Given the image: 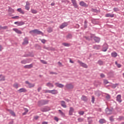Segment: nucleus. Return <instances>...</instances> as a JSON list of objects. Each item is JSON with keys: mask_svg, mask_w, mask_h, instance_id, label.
<instances>
[{"mask_svg": "<svg viewBox=\"0 0 124 124\" xmlns=\"http://www.w3.org/2000/svg\"><path fill=\"white\" fill-rule=\"evenodd\" d=\"M49 100L43 99L38 101V106L39 107H41V106H44V105H47L49 104Z\"/></svg>", "mask_w": 124, "mask_h": 124, "instance_id": "f257e3e1", "label": "nucleus"}, {"mask_svg": "<svg viewBox=\"0 0 124 124\" xmlns=\"http://www.w3.org/2000/svg\"><path fill=\"white\" fill-rule=\"evenodd\" d=\"M29 33H30V34H32V35L33 33H34L35 34H41V35H42L43 36V35H44V33H43L42 31L37 29H34L33 30L30 31H29Z\"/></svg>", "mask_w": 124, "mask_h": 124, "instance_id": "f03ea898", "label": "nucleus"}, {"mask_svg": "<svg viewBox=\"0 0 124 124\" xmlns=\"http://www.w3.org/2000/svg\"><path fill=\"white\" fill-rule=\"evenodd\" d=\"M40 111H41V112H48V111H50V110H51V108H50L49 107H48L47 106H45L43 108H41L40 109Z\"/></svg>", "mask_w": 124, "mask_h": 124, "instance_id": "7ed1b4c3", "label": "nucleus"}, {"mask_svg": "<svg viewBox=\"0 0 124 124\" xmlns=\"http://www.w3.org/2000/svg\"><path fill=\"white\" fill-rule=\"evenodd\" d=\"M113 110L114 108H107L105 109L106 113L107 115H112V113H113Z\"/></svg>", "mask_w": 124, "mask_h": 124, "instance_id": "20e7f679", "label": "nucleus"}, {"mask_svg": "<svg viewBox=\"0 0 124 124\" xmlns=\"http://www.w3.org/2000/svg\"><path fill=\"white\" fill-rule=\"evenodd\" d=\"M65 88L67 90H73L74 89V85L72 83H68L65 85Z\"/></svg>", "mask_w": 124, "mask_h": 124, "instance_id": "39448f33", "label": "nucleus"}, {"mask_svg": "<svg viewBox=\"0 0 124 124\" xmlns=\"http://www.w3.org/2000/svg\"><path fill=\"white\" fill-rule=\"evenodd\" d=\"M78 62L79 63L80 66H82V67H84V68H88V65L87 64L83 62L82 61H80V60L78 61Z\"/></svg>", "mask_w": 124, "mask_h": 124, "instance_id": "423d86ee", "label": "nucleus"}, {"mask_svg": "<svg viewBox=\"0 0 124 124\" xmlns=\"http://www.w3.org/2000/svg\"><path fill=\"white\" fill-rule=\"evenodd\" d=\"M25 84H26L27 85H28V87L30 89L31 88H33V87H34V86H35V84L31 83H30V82H29V81H26Z\"/></svg>", "mask_w": 124, "mask_h": 124, "instance_id": "0eeeda50", "label": "nucleus"}, {"mask_svg": "<svg viewBox=\"0 0 124 124\" xmlns=\"http://www.w3.org/2000/svg\"><path fill=\"white\" fill-rule=\"evenodd\" d=\"M72 1V3H73V5L74 8H78V4H77V1L76 0H71Z\"/></svg>", "mask_w": 124, "mask_h": 124, "instance_id": "6e6552de", "label": "nucleus"}, {"mask_svg": "<svg viewBox=\"0 0 124 124\" xmlns=\"http://www.w3.org/2000/svg\"><path fill=\"white\" fill-rule=\"evenodd\" d=\"M67 26H68V23L64 22L62 23L61 25L60 26V29H62L64 28H65V27H67Z\"/></svg>", "mask_w": 124, "mask_h": 124, "instance_id": "1a4fd4ad", "label": "nucleus"}, {"mask_svg": "<svg viewBox=\"0 0 124 124\" xmlns=\"http://www.w3.org/2000/svg\"><path fill=\"white\" fill-rule=\"evenodd\" d=\"M30 59H26L21 61L22 64H26V63H29L30 62Z\"/></svg>", "mask_w": 124, "mask_h": 124, "instance_id": "9d476101", "label": "nucleus"}, {"mask_svg": "<svg viewBox=\"0 0 124 124\" xmlns=\"http://www.w3.org/2000/svg\"><path fill=\"white\" fill-rule=\"evenodd\" d=\"M79 5L82 7H88V6H89L87 3L84 2V1H80L79 2Z\"/></svg>", "mask_w": 124, "mask_h": 124, "instance_id": "9b49d317", "label": "nucleus"}, {"mask_svg": "<svg viewBox=\"0 0 124 124\" xmlns=\"http://www.w3.org/2000/svg\"><path fill=\"white\" fill-rule=\"evenodd\" d=\"M116 100L119 103H121V102H122V95H121V94H119L116 96Z\"/></svg>", "mask_w": 124, "mask_h": 124, "instance_id": "f8f14e48", "label": "nucleus"}, {"mask_svg": "<svg viewBox=\"0 0 124 124\" xmlns=\"http://www.w3.org/2000/svg\"><path fill=\"white\" fill-rule=\"evenodd\" d=\"M33 67V64H31L30 65H26L24 66V68L27 69H30L31 68H32Z\"/></svg>", "mask_w": 124, "mask_h": 124, "instance_id": "ddd939ff", "label": "nucleus"}, {"mask_svg": "<svg viewBox=\"0 0 124 124\" xmlns=\"http://www.w3.org/2000/svg\"><path fill=\"white\" fill-rule=\"evenodd\" d=\"M25 44H29V38L26 37L24 39V42L22 43L23 45H25Z\"/></svg>", "mask_w": 124, "mask_h": 124, "instance_id": "4468645a", "label": "nucleus"}, {"mask_svg": "<svg viewBox=\"0 0 124 124\" xmlns=\"http://www.w3.org/2000/svg\"><path fill=\"white\" fill-rule=\"evenodd\" d=\"M8 12L9 13V15H11L12 13H14V9H12V8L9 7V9L8 10Z\"/></svg>", "mask_w": 124, "mask_h": 124, "instance_id": "2eb2a0df", "label": "nucleus"}, {"mask_svg": "<svg viewBox=\"0 0 124 124\" xmlns=\"http://www.w3.org/2000/svg\"><path fill=\"white\" fill-rule=\"evenodd\" d=\"M73 112H74V108L72 107H70L69 111V115L70 116H72L73 115Z\"/></svg>", "mask_w": 124, "mask_h": 124, "instance_id": "dca6fc26", "label": "nucleus"}, {"mask_svg": "<svg viewBox=\"0 0 124 124\" xmlns=\"http://www.w3.org/2000/svg\"><path fill=\"white\" fill-rule=\"evenodd\" d=\"M13 31H15L16 33H18V34H22V31L18 30L17 28H14Z\"/></svg>", "mask_w": 124, "mask_h": 124, "instance_id": "f3484780", "label": "nucleus"}, {"mask_svg": "<svg viewBox=\"0 0 124 124\" xmlns=\"http://www.w3.org/2000/svg\"><path fill=\"white\" fill-rule=\"evenodd\" d=\"M93 39L96 43H99V42H100V38L98 37L95 36Z\"/></svg>", "mask_w": 124, "mask_h": 124, "instance_id": "a211bd4d", "label": "nucleus"}, {"mask_svg": "<svg viewBox=\"0 0 124 124\" xmlns=\"http://www.w3.org/2000/svg\"><path fill=\"white\" fill-rule=\"evenodd\" d=\"M55 86H56V87H58V88H63V87H64V85H63V84H61V83H59L58 82H56L55 83Z\"/></svg>", "mask_w": 124, "mask_h": 124, "instance_id": "6ab92c4d", "label": "nucleus"}, {"mask_svg": "<svg viewBox=\"0 0 124 124\" xmlns=\"http://www.w3.org/2000/svg\"><path fill=\"white\" fill-rule=\"evenodd\" d=\"M114 16H115V14H114L108 13L105 15V17H110V18H113Z\"/></svg>", "mask_w": 124, "mask_h": 124, "instance_id": "aec40b11", "label": "nucleus"}, {"mask_svg": "<svg viewBox=\"0 0 124 124\" xmlns=\"http://www.w3.org/2000/svg\"><path fill=\"white\" fill-rule=\"evenodd\" d=\"M81 100L82 101H84V102H87L88 101V97L85 95H82L81 98Z\"/></svg>", "mask_w": 124, "mask_h": 124, "instance_id": "412c9836", "label": "nucleus"}, {"mask_svg": "<svg viewBox=\"0 0 124 124\" xmlns=\"http://www.w3.org/2000/svg\"><path fill=\"white\" fill-rule=\"evenodd\" d=\"M108 49V46L106 45H105L103 46L102 51L103 52H106L107 51V49Z\"/></svg>", "mask_w": 124, "mask_h": 124, "instance_id": "4be33fe9", "label": "nucleus"}, {"mask_svg": "<svg viewBox=\"0 0 124 124\" xmlns=\"http://www.w3.org/2000/svg\"><path fill=\"white\" fill-rule=\"evenodd\" d=\"M8 111L9 112L10 114L13 116V117H16V114H15V112H14L13 110L11 109H8Z\"/></svg>", "mask_w": 124, "mask_h": 124, "instance_id": "5701e85b", "label": "nucleus"}, {"mask_svg": "<svg viewBox=\"0 0 124 124\" xmlns=\"http://www.w3.org/2000/svg\"><path fill=\"white\" fill-rule=\"evenodd\" d=\"M19 93H26L27 89L25 88H20L19 90H18Z\"/></svg>", "mask_w": 124, "mask_h": 124, "instance_id": "b1692460", "label": "nucleus"}, {"mask_svg": "<svg viewBox=\"0 0 124 124\" xmlns=\"http://www.w3.org/2000/svg\"><path fill=\"white\" fill-rule=\"evenodd\" d=\"M93 49H95V50H99L100 49V46L99 45H94L93 46Z\"/></svg>", "mask_w": 124, "mask_h": 124, "instance_id": "393cba45", "label": "nucleus"}, {"mask_svg": "<svg viewBox=\"0 0 124 124\" xmlns=\"http://www.w3.org/2000/svg\"><path fill=\"white\" fill-rule=\"evenodd\" d=\"M36 50H41V46L38 44H35L34 46Z\"/></svg>", "mask_w": 124, "mask_h": 124, "instance_id": "a878e982", "label": "nucleus"}, {"mask_svg": "<svg viewBox=\"0 0 124 124\" xmlns=\"http://www.w3.org/2000/svg\"><path fill=\"white\" fill-rule=\"evenodd\" d=\"M99 124H106V120L104 119H101L99 121Z\"/></svg>", "mask_w": 124, "mask_h": 124, "instance_id": "bb28decb", "label": "nucleus"}, {"mask_svg": "<svg viewBox=\"0 0 124 124\" xmlns=\"http://www.w3.org/2000/svg\"><path fill=\"white\" fill-rule=\"evenodd\" d=\"M58 90H50V93H52V94H58Z\"/></svg>", "mask_w": 124, "mask_h": 124, "instance_id": "cd10ccee", "label": "nucleus"}, {"mask_svg": "<svg viewBox=\"0 0 124 124\" xmlns=\"http://www.w3.org/2000/svg\"><path fill=\"white\" fill-rule=\"evenodd\" d=\"M61 103L62 107H63V108H66L67 106L65 105V102H64V101H61Z\"/></svg>", "mask_w": 124, "mask_h": 124, "instance_id": "c85d7f7f", "label": "nucleus"}, {"mask_svg": "<svg viewBox=\"0 0 124 124\" xmlns=\"http://www.w3.org/2000/svg\"><path fill=\"white\" fill-rule=\"evenodd\" d=\"M88 122L89 124H92L93 123V117H88L87 118Z\"/></svg>", "mask_w": 124, "mask_h": 124, "instance_id": "c756f323", "label": "nucleus"}, {"mask_svg": "<svg viewBox=\"0 0 124 124\" xmlns=\"http://www.w3.org/2000/svg\"><path fill=\"white\" fill-rule=\"evenodd\" d=\"M2 77L0 79V82L1 81H5V76H3L2 74L0 75V78Z\"/></svg>", "mask_w": 124, "mask_h": 124, "instance_id": "7c9ffc66", "label": "nucleus"}, {"mask_svg": "<svg viewBox=\"0 0 124 124\" xmlns=\"http://www.w3.org/2000/svg\"><path fill=\"white\" fill-rule=\"evenodd\" d=\"M17 11L19 12L21 14H25V11H23L21 8L17 9Z\"/></svg>", "mask_w": 124, "mask_h": 124, "instance_id": "2f4dec72", "label": "nucleus"}, {"mask_svg": "<svg viewBox=\"0 0 124 124\" xmlns=\"http://www.w3.org/2000/svg\"><path fill=\"white\" fill-rule=\"evenodd\" d=\"M22 57L28 58V57H31V52H29L28 54H25L24 55L22 56Z\"/></svg>", "mask_w": 124, "mask_h": 124, "instance_id": "473e14b6", "label": "nucleus"}, {"mask_svg": "<svg viewBox=\"0 0 124 124\" xmlns=\"http://www.w3.org/2000/svg\"><path fill=\"white\" fill-rule=\"evenodd\" d=\"M118 56V54L116 52H113L111 53V57L113 58H116Z\"/></svg>", "mask_w": 124, "mask_h": 124, "instance_id": "72a5a7b5", "label": "nucleus"}, {"mask_svg": "<svg viewBox=\"0 0 124 124\" xmlns=\"http://www.w3.org/2000/svg\"><path fill=\"white\" fill-rule=\"evenodd\" d=\"M46 86L47 87H51V88H54V85H53L52 83H51L50 82H48L46 83Z\"/></svg>", "mask_w": 124, "mask_h": 124, "instance_id": "f704fd0d", "label": "nucleus"}, {"mask_svg": "<svg viewBox=\"0 0 124 124\" xmlns=\"http://www.w3.org/2000/svg\"><path fill=\"white\" fill-rule=\"evenodd\" d=\"M62 45H63V46H65V47H69V46H70V44L63 43Z\"/></svg>", "mask_w": 124, "mask_h": 124, "instance_id": "c9c22d12", "label": "nucleus"}, {"mask_svg": "<svg viewBox=\"0 0 124 124\" xmlns=\"http://www.w3.org/2000/svg\"><path fill=\"white\" fill-rule=\"evenodd\" d=\"M66 38L67 39H71V38H72V35L69 33L68 35H67Z\"/></svg>", "mask_w": 124, "mask_h": 124, "instance_id": "e433bc0d", "label": "nucleus"}, {"mask_svg": "<svg viewBox=\"0 0 124 124\" xmlns=\"http://www.w3.org/2000/svg\"><path fill=\"white\" fill-rule=\"evenodd\" d=\"M88 24V21L85 20L84 25V29H87L88 28V24Z\"/></svg>", "mask_w": 124, "mask_h": 124, "instance_id": "4c0bfd02", "label": "nucleus"}, {"mask_svg": "<svg viewBox=\"0 0 124 124\" xmlns=\"http://www.w3.org/2000/svg\"><path fill=\"white\" fill-rule=\"evenodd\" d=\"M78 123H82V122H84V118L79 117L78 119Z\"/></svg>", "mask_w": 124, "mask_h": 124, "instance_id": "58836bf2", "label": "nucleus"}, {"mask_svg": "<svg viewBox=\"0 0 124 124\" xmlns=\"http://www.w3.org/2000/svg\"><path fill=\"white\" fill-rule=\"evenodd\" d=\"M23 25H25V22L22 21H19L18 26H23Z\"/></svg>", "mask_w": 124, "mask_h": 124, "instance_id": "ea45409f", "label": "nucleus"}, {"mask_svg": "<svg viewBox=\"0 0 124 124\" xmlns=\"http://www.w3.org/2000/svg\"><path fill=\"white\" fill-rule=\"evenodd\" d=\"M91 11H92V12H94V13H98V10H97L96 9L92 8Z\"/></svg>", "mask_w": 124, "mask_h": 124, "instance_id": "a19ab883", "label": "nucleus"}, {"mask_svg": "<svg viewBox=\"0 0 124 124\" xmlns=\"http://www.w3.org/2000/svg\"><path fill=\"white\" fill-rule=\"evenodd\" d=\"M95 95H96V96H98V97H99L100 96V93H99V91L95 92Z\"/></svg>", "mask_w": 124, "mask_h": 124, "instance_id": "79ce46f5", "label": "nucleus"}, {"mask_svg": "<svg viewBox=\"0 0 124 124\" xmlns=\"http://www.w3.org/2000/svg\"><path fill=\"white\" fill-rule=\"evenodd\" d=\"M97 63L100 65H103V61L101 60H99L97 62Z\"/></svg>", "mask_w": 124, "mask_h": 124, "instance_id": "37998d69", "label": "nucleus"}, {"mask_svg": "<svg viewBox=\"0 0 124 124\" xmlns=\"http://www.w3.org/2000/svg\"><path fill=\"white\" fill-rule=\"evenodd\" d=\"M31 13H33V14H36V13H37V11H36L33 9H31Z\"/></svg>", "mask_w": 124, "mask_h": 124, "instance_id": "c03bdc74", "label": "nucleus"}, {"mask_svg": "<svg viewBox=\"0 0 124 124\" xmlns=\"http://www.w3.org/2000/svg\"><path fill=\"white\" fill-rule=\"evenodd\" d=\"M106 94H107L106 96V99H110V98H111V96H110V94L108 93H106Z\"/></svg>", "mask_w": 124, "mask_h": 124, "instance_id": "a18cd8bd", "label": "nucleus"}, {"mask_svg": "<svg viewBox=\"0 0 124 124\" xmlns=\"http://www.w3.org/2000/svg\"><path fill=\"white\" fill-rule=\"evenodd\" d=\"M115 64L118 67V68H120V67H121L122 65L121 64L118 63V62L117 61L115 62Z\"/></svg>", "mask_w": 124, "mask_h": 124, "instance_id": "49530a36", "label": "nucleus"}, {"mask_svg": "<svg viewBox=\"0 0 124 124\" xmlns=\"http://www.w3.org/2000/svg\"><path fill=\"white\" fill-rule=\"evenodd\" d=\"M47 31L49 33L52 32V31H53V29H52L51 27H49L47 29Z\"/></svg>", "mask_w": 124, "mask_h": 124, "instance_id": "de8ad7c7", "label": "nucleus"}, {"mask_svg": "<svg viewBox=\"0 0 124 124\" xmlns=\"http://www.w3.org/2000/svg\"><path fill=\"white\" fill-rule=\"evenodd\" d=\"M104 85H107V84H109V81L107 79H104Z\"/></svg>", "mask_w": 124, "mask_h": 124, "instance_id": "09e8293b", "label": "nucleus"}, {"mask_svg": "<svg viewBox=\"0 0 124 124\" xmlns=\"http://www.w3.org/2000/svg\"><path fill=\"white\" fill-rule=\"evenodd\" d=\"M90 38H93V39H94V37H95V34H90Z\"/></svg>", "mask_w": 124, "mask_h": 124, "instance_id": "8fccbe9b", "label": "nucleus"}, {"mask_svg": "<svg viewBox=\"0 0 124 124\" xmlns=\"http://www.w3.org/2000/svg\"><path fill=\"white\" fill-rule=\"evenodd\" d=\"M58 111L60 114H61V116H64V113L62 111V110L59 109Z\"/></svg>", "mask_w": 124, "mask_h": 124, "instance_id": "3c124183", "label": "nucleus"}, {"mask_svg": "<svg viewBox=\"0 0 124 124\" xmlns=\"http://www.w3.org/2000/svg\"><path fill=\"white\" fill-rule=\"evenodd\" d=\"M114 116H111L109 117V121H110L111 122H114Z\"/></svg>", "mask_w": 124, "mask_h": 124, "instance_id": "603ef678", "label": "nucleus"}, {"mask_svg": "<svg viewBox=\"0 0 124 124\" xmlns=\"http://www.w3.org/2000/svg\"><path fill=\"white\" fill-rule=\"evenodd\" d=\"M20 18V17L18 16H13L12 17V19H18Z\"/></svg>", "mask_w": 124, "mask_h": 124, "instance_id": "864d4df0", "label": "nucleus"}, {"mask_svg": "<svg viewBox=\"0 0 124 124\" xmlns=\"http://www.w3.org/2000/svg\"><path fill=\"white\" fill-rule=\"evenodd\" d=\"M113 11H114V12H118V11H120V10H119L118 8H114Z\"/></svg>", "mask_w": 124, "mask_h": 124, "instance_id": "5fc2aeb1", "label": "nucleus"}, {"mask_svg": "<svg viewBox=\"0 0 124 124\" xmlns=\"http://www.w3.org/2000/svg\"><path fill=\"white\" fill-rule=\"evenodd\" d=\"M94 96H92V103H94Z\"/></svg>", "mask_w": 124, "mask_h": 124, "instance_id": "6e6d98bb", "label": "nucleus"}, {"mask_svg": "<svg viewBox=\"0 0 124 124\" xmlns=\"http://www.w3.org/2000/svg\"><path fill=\"white\" fill-rule=\"evenodd\" d=\"M2 28V30H7L8 29V26H1Z\"/></svg>", "mask_w": 124, "mask_h": 124, "instance_id": "4d7b16f0", "label": "nucleus"}, {"mask_svg": "<svg viewBox=\"0 0 124 124\" xmlns=\"http://www.w3.org/2000/svg\"><path fill=\"white\" fill-rule=\"evenodd\" d=\"M41 62L42 63H44V64H47V62L45 60H41Z\"/></svg>", "mask_w": 124, "mask_h": 124, "instance_id": "13d9d810", "label": "nucleus"}, {"mask_svg": "<svg viewBox=\"0 0 124 124\" xmlns=\"http://www.w3.org/2000/svg\"><path fill=\"white\" fill-rule=\"evenodd\" d=\"M118 119L120 121H122V120H124V116H119V118Z\"/></svg>", "mask_w": 124, "mask_h": 124, "instance_id": "bf43d9fd", "label": "nucleus"}, {"mask_svg": "<svg viewBox=\"0 0 124 124\" xmlns=\"http://www.w3.org/2000/svg\"><path fill=\"white\" fill-rule=\"evenodd\" d=\"M84 113H85V112H84V111H80L78 112V114H79V115H84Z\"/></svg>", "mask_w": 124, "mask_h": 124, "instance_id": "052dcab7", "label": "nucleus"}, {"mask_svg": "<svg viewBox=\"0 0 124 124\" xmlns=\"http://www.w3.org/2000/svg\"><path fill=\"white\" fill-rule=\"evenodd\" d=\"M14 88H16V89H18V84L16 83V84H14Z\"/></svg>", "mask_w": 124, "mask_h": 124, "instance_id": "680f3d73", "label": "nucleus"}, {"mask_svg": "<svg viewBox=\"0 0 124 124\" xmlns=\"http://www.w3.org/2000/svg\"><path fill=\"white\" fill-rule=\"evenodd\" d=\"M84 37L85 38L86 40H88V41H91V38H90V37L89 36H88V37L85 36Z\"/></svg>", "mask_w": 124, "mask_h": 124, "instance_id": "e2e57ef3", "label": "nucleus"}, {"mask_svg": "<svg viewBox=\"0 0 124 124\" xmlns=\"http://www.w3.org/2000/svg\"><path fill=\"white\" fill-rule=\"evenodd\" d=\"M49 74H51V75L55 74V75H57L58 73L54 72H50L49 73Z\"/></svg>", "mask_w": 124, "mask_h": 124, "instance_id": "0e129e2a", "label": "nucleus"}, {"mask_svg": "<svg viewBox=\"0 0 124 124\" xmlns=\"http://www.w3.org/2000/svg\"><path fill=\"white\" fill-rule=\"evenodd\" d=\"M50 92H51V90H46L45 92V93H50Z\"/></svg>", "mask_w": 124, "mask_h": 124, "instance_id": "69168bd1", "label": "nucleus"}, {"mask_svg": "<svg viewBox=\"0 0 124 124\" xmlns=\"http://www.w3.org/2000/svg\"><path fill=\"white\" fill-rule=\"evenodd\" d=\"M100 77L101 78H104V77H105V75H104V74H100Z\"/></svg>", "mask_w": 124, "mask_h": 124, "instance_id": "338daca9", "label": "nucleus"}, {"mask_svg": "<svg viewBox=\"0 0 124 124\" xmlns=\"http://www.w3.org/2000/svg\"><path fill=\"white\" fill-rule=\"evenodd\" d=\"M25 9L26 10H30V6L26 5L25 6Z\"/></svg>", "mask_w": 124, "mask_h": 124, "instance_id": "774afa93", "label": "nucleus"}]
</instances>
